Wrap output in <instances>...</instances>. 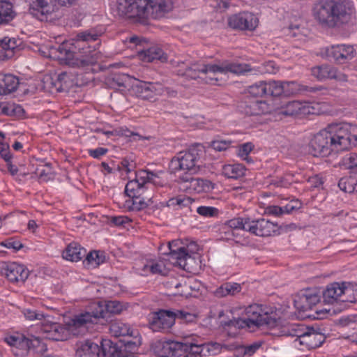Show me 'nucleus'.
<instances>
[{
  "label": "nucleus",
  "mask_w": 357,
  "mask_h": 357,
  "mask_svg": "<svg viewBox=\"0 0 357 357\" xmlns=\"http://www.w3.org/2000/svg\"><path fill=\"white\" fill-rule=\"evenodd\" d=\"M258 19L251 13L243 12L231 15L228 25L233 29L252 31L258 26Z\"/></svg>",
  "instance_id": "ddd939ff"
},
{
  "label": "nucleus",
  "mask_w": 357,
  "mask_h": 357,
  "mask_svg": "<svg viewBox=\"0 0 357 357\" xmlns=\"http://www.w3.org/2000/svg\"><path fill=\"white\" fill-rule=\"evenodd\" d=\"M342 164L349 169L357 172V153H349L342 159Z\"/></svg>",
  "instance_id": "864d4df0"
},
{
  "label": "nucleus",
  "mask_w": 357,
  "mask_h": 357,
  "mask_svg": "<svg viewBox=\"0 0 357 357\" xmlns=\"http://www.w3.org/2000/svg\"><path fill=\"white\" fill-rule=\"evenodd\" d=\"M312 75L319 80L331 79L335 76V68L328 65L315 66L311 70Z\"/></svg>",
  "instance_id": "4c0bfd02"
},
{
  "label": "nucleus",
  "mask_w": 357,
  "mask_h": 357,
  "mask_svg": "<svg viewBox=\"0 0 357 357\" xmlns=\"http://www.w3.org/2000/svg\"><path fill=\"white\" fill-rule=\"evenodd\" d=\"M197 212L204 217H215L218 214V209L213 206H199Z\"/></svg>",
  "instance_id": "052dcab7"
},
{
  "label": "nucleus",
  "mask_w": 357,
  "mask_h": 357,
  "mask_svg": "<svg viewBox=\"0 0 357 357\" xmlns=\"http://www.w3.org/2000/svg\"><path fill=\"white\" fill-rule=\"evenodd\" d=\"M5 342L11 347H15L26 350L31 344V340L23 335H10L5 337Z\"/></svg>",
  "instance_id": "79ce46f5"
},
{
  "label": "nucleus",
  "mask_w": 357,
  "mask_h": 357,
  "mask_svg": "<svg viewBox=\"0 0 357 357\" xmlns=\"http://www.w3.org/2000/svg\"><path fill=\"white\" fill-rule=\"evenodd\" d=\"M325 335L315 330L314 328H305L304 326V334L298 339L300 344H305L309 347L315 348L320 347L325 341Z\"/></svg>",
  "instance_id": "393cba45"
},
{
  "label": "nucleus",
  "mask_w": 357,
  "mask_h": 357,
  "mask_svg": "<svg viewBox=\"0 0 357 357\" xmlns=\"http://www.w3.org/2000/svg\"><path fill=\"white\" fill-rule=\"evenodd\" d=\"M225 326H234L236 328H243L245 327H250L252 325L250 323H248V321L246 319L241 318H234L233 319L229 320L227 322H225L223 324Z\"/></svg>",
  "instance_id": "13d9d810"
},
{
  "label": "nucleus",
  "mask_w": 357,
  "mask_h": 357,
  "mask_svg": "<svg viewBox=\"0 0 357 357\" xmlns=\"http://www.w3.org/2000/svg\"><path fill=\"white\" fill-rule=\"evenodd\" d=\"M112 342L104 340L98 344L90 340L77 344L76 357H109V349Z\"/></svg>",
  "instance_id": "6e6552de"
},
{
  "label": "nucleus",
  "mask_w": 357,
  "mask_h": 357,
  "mask_svg": "<svg viewBox=\"0 0 357 357\" xmlns=\"http://www.w3.org/2000/svg\"><path fill=\"white\" fill-rule=\"evenodd\" d=\"M312 15L320 26L330 29L351 23L355 17L354 8L347 0H319Z\"/></svg>",
  "instance_id": "f03ea898"
},
{
  "label": "nucleus",
  "mask_w": 357,
  "mask_h": 357,
  "mask_svg": "<svg viewBox=\"0 0 357 357\" xmlns=\"http://www.w3.org/2000/svg\"><path fill=\"white\" fill-rule=\"evenodd\" d=\"M1 273L12 282H24L27 279L29 271L24 265L13 262L5 264L1 268Z\"/></svg>",
  "instance_id": "6ab92c4d"
},
{
  "label": "nucleus",
  "mask_w": 357,
  "mask_h": 357,
  "mask_svg": "<svg viewBox=\"0 0 357 357\" xmlns=\"http://www.w3.org/2000/svg\"><path fill=\"white\" fill-rule=\"evenodd\" d=\"M155 175L149 171L140 170L135 179L129 181L125 187V195L130 199L125 202L129 211H140L153 203V193L149 183Z\"/></svg>",
  "instance_id": "39448f33"
},
{
  "label": "nucleus",
  "mask_w": 357,
  "mask_h": 357,
  "mask_svg": "<svg viewBox=\"0 0 357 357\" xmlns=\"http://www.w3.org/2000/svg\"><path fill=\"white\" fill-rule=\"evenodd\" d=\"M246 67V65L227 62L221 65L214 64V67H212V70L215 71V73L229 72L234 74H241L247 71Z\"/></svg>",
  "instance_id": "72a5a7b5"
},
{
  "label": "nucleus",
  "mask_w": 357,
  "mask_h": 357,
  "mask_svg": "<svg viewBox=\"0 0 357 357\" xmlns=\"http://www.w3.org/2000/svg\"><path fill=\"white\" fill-rule=\"evenodd\" d=\"M108 149L103 147H99L96 149H89L88 151L89 155L93 158L99 159L101 156L105 155Z\"/></svg>",
  "instance_id": "338daca9"
},
{
  "label": "nucleus",
  "mask_w": 357,
  "mask_h": 357,
  "mask_svg": "<svg viewBox=\"0 0 357 357\" xmlns=\"http://www.w3.org/2000/svg\"><path fill=\"white\" fill-rule=\"evenodd\" d=\"M133 93L139 98L150 100L164 93L162 85L158 82H139L132 86Z\"/></svg>",
  "instance_id": "dca6fc26"
},
{
  "label": "nucleus",
  "mask_w": 357,
  "mask_h": 357,
  "mask_svg": "<svg viewBox=\"0 0 357 357\" xmlns=\"http://www.w3.org/2000/svg\"><path fill=\"white\" fill-rule=\"evenodd\" d=\"M30 13L41 21L47 20V15L54 11V8L47 0H25Z\"/></svg>",
  "instance_id": "b1692460"
},
{
  "label": "nucleus",
  "mask_w": 357,
  "mask_h": 357,
  "mask_svg": "<svg viewBox=\"0 0 357 357\" xmlns=\"http://www.w3.org/2000/svg\"><path fill=\"white\" fill-rule=\"evenodd\" d=\"M86 255V250L78 243L72 242L69 243L62 252V257L70 261H79Z\"/></svg>",
  "instance_id": "cd10ccee"
},
{
  "label": "nucleus",
  "mask_w": 357,
  "mask_h": 357,
  "mask_svg": "<svg viewBox=\"0 0 357 357\" xmlns=\"http://www.w3.org/2000/svg\"><path fill=\"white\" fill-rule=\"evenodd\" d=\"M212 67H214V64L193 63L185 70L183 75L190 79L199 78L200 74H215V71L212 70Z\"/></svg>",
  "instance_id": "2f4dec72"
},
{
  "label": "nucleus",
  "mask_w": 357,
  "mask_h": 357,
  "mask_svg": "<svg viewBox=\"0 0 357 357\" xmlns=\"http://www.w3.org/2000/svg\"><path fill=\"white\" fill-rule=\"evenodd\" d=\"M280 113L284 116H294L305 113V108L298 101H291L282 107Z\"/></svg>",
  "instance_id": "a19ab883"
},
{
  "label": "nucleus",
  "mask_w": 357,
  "mask_h": 357,
  "mask_svg": "<svg viewBox=\"0 0 357 357\" xmlns=\"http://www.w3.org/2000/svg\"><path fill=\"white\" fill-rule=\"evenodd\" d=\"M174 313H175L176 319V318L184 320L187 322H192L196 318V317L194 314L188 312L184 310H174Z\"/></svg>",
  "instance_id": "0e129e2a"
},
{
  "label": "nucleus",
  "mask_w": 357,
  "mask_h": 357,
  "mask_svg": "<svg viewBox=\"0 0 357 357\" xmlns=\"http://www.w3.org/2000/svg\"><path fill=\"white\" fill-rule=\"evenodd\" d=\"M183 342L176 341L157 340L151 345V349L159 357L182 356Z\"/></svg>",
  "instance_id": "4468645a"
},
{
  "label": "nucleus",
  "mask_w": 357,
  "mask_h": 357,
  "mask_svg": "<svg viewBox=\"0 0 357 357\" xmlns=\"http://www.w3.org/2000/svg\"><path fill=\"white\" fill-rule=\"evenodd\" d=\"M344 285H345V282L329 284L323 293L324 301L328 303L340 302V298L342 297Z\"/></svg>",
  "instance_id": "c85d7f7f"
},
{
  "label": "nucleus",
  "mask_w": 357,
  "mask_h": 357,
  "mask_svg": "<svg viewBox=\"0 0 357 357\" xmlns=\"http://www.w3.org/2000/svg\"><path fill=\"white\" fill-rule=\"evenodd\" d=\"M34 174L43 181L52 180L54 176L51 165L49 163L38 166L35 169Z\"/></svg>",
  "instance_id": "de8ad7c7"
},
{
  "label": "nucleus",
  "mask_w": 357,
  "mask_h": 357,
  "mask_svg": "<svg viewBox=\"0 0 357 357\" xmlns=\"http://www.w3.org/2000/svg\"><path fill=\"white\" fill-rule=\"evenodd\" d=\"M248 323L258 327L273 326L275 324V315L264 312L261 305L253 304L245 309Z\"/></svg>",
  "instance_id": "9d476101"
},
{
  "label": "nucleus",
  "mask_w": 357,
  "mask_h": 357,
  "mask_svg": "<svg viewBox=\"0 0 357 357\" xmlns=\"http://www.w3.org/2000/svg\"><path fill=\"white\" fill-rule=\"evenodd\" d=\"M174 287L176 289L175 294H178L183 296H188L190 295V291L192 289V287L190 284V282L186 280H182L181 282H175Z\"/></svg>",
  "instance_id": "4d7b16f0"
},
{
  "label": "nucleus",
  "mask_w": 357,
  "mask_h": 357,
  "mask_svg": "<svg viewBox=\"0 0 357 357\" xmlns=\"http://www.w3.org/2000/svg\"><path fill=\"white\" fill-rule=\"evenodd\" d=\"M200 346H202L203 351L206 349L207 352L212 355L219 354L222 349H230L229 347L227 345L214 342H211L207 344H200Z\"/></svg>",
  "instance_id": "6e6d98bb"
},
{
  "label": "nucleus",
  "mask_w": 357,
  "mask_h": 357,
  "mask_svg": "<svg viewBox=\"0 0 357 357\" xmlns=\"http://www.w3.org/2000/svg\"><path fill=\"white\" fill-rule=\"evenodd\" d=\"M0 155L6 162H9L11 159V155L10 153L9 146L8 144L0 142Z\"/></svg>",
  "instance_id": "774afa93"
},
{
  "label": "nucleus",
  "mask_w": 357,
  "mask_h": 357,
  "mask_svg": "<svg viewBox=\"0 0 357 357\" xmlns=\"http://www.w3.org/2000/svg\"><path fill=\"white\" fill-rule=\"evenodd\" d=\"M319 302V296L310 290L300 293L294 299V306L300 312H306Z\"/></svg>",
  "instance_id": "4be33fe9"
},
{
  "label": "nucleus",
  "mask_w": 357,
  "mask_h": 357,
  "mask_svg": "<svg viewBox=\"0 0 357 357\" xmlns=\"http://www.w3.org/2000/svg\"><path fill=\"white\" fill-rule=\"evenodd\" d=\"M182 355L183 357H202L203 347L200 344L193 343H183Z\"/></svg>",
  "instance_id": "a18cd8bd"
},
{
  "label": "nucleus",
  "mask_w": 357,
  "mask_h": 357,
  "mask_svg": "<svg viewBox=\"0 0 357 357\" xmlns=\"http://www.w3.org/2000/svg\"><path fill=\"white\" fill-rule=\"evenodd\" d=\"M68 332L67 327L64 328L58 324L53 326V331L47 335V339L54 341L64 340L67 338Z\"/></svg>",
  "instance_id": "8fccbe9b"
},
{
  "label": "nucleus",
  "mask_w": 357,
  "mask_h": 357,
  "mask_svg": "<svg viewBox=\"0 0 357 357\" xmlns=\"http://www.w3.org/2000/svg\"><path fill=\"white\" fill-rule=\"evenodd\" d=\"M338 186L345 192H357V179L353 176L342 178L339 181Z\"/></svg>",
  "instance_id": "49530a36"
},
{
  "label": "nucleus",
  "mask_w": 357,
  "mask_h": 357,
  "mask_svg": "<svg viewBox=\"0 0 357 357\" xmlns=\"http://www.w3.org/2000/svg\"><path fill=\"white\" fill-rule=\"evenodd\" d=\"M178 182L181 184V188L184 190L191 193L195 192L201 193L208 192L214 188L213 183L208 180L194 178L193 175H184L178 177Z\"/></svg>",
  "instance_id": "f8f14e48"
},
{
  "label": "nucleus",
  "mask_w": 357,
  "mask_h": 357,
  "mask_svg": "<svg viewBox=\"0 0 357 357\" xmlns=\"http://www.w3.org/2000/svg\"><path fill=\"white\" fill-rule=\"evenodd\" d=\"M254 146L252 143L248 142L239 147L238 155L249 161L248 155L252 151Z\"/></svg>",
  "instance_id": "69168bd1"
},
{
  "label": "nucleus",
  "mask_w": 357,
  "mask_h": 357,
  "mask_svg": "<svg viewBox=\"0 0 357 357\" xmlns=\"http://www.w3.org/2000/svg\"><path fill=\"white\" fill-rule=\"evenodd\" d=\"M262 345L261 342H255L252 344L246 346H241L240 349L243 352L245 356L253 355Z\"/></svg>",
  "instance_id": "e2e57ef3"
},
{
  "label": "nucleus",
  "mask_w": 357,
  "mask_h": 357,
  "mask_svg": "<svg viewBox=\"0 0 357 357\" xmlns=\"http://www.w3.org/2000/svg\"><path fill=\"white\" fill-rule=\"evenodd\" d=\"M328 56L333 59L335 62L343 64L354 58L356 51L351 45H334L327 49Z\"/></svg>",
  "instance_id": "f3484780"
},
{
  "label": "nucleus",
  "mask_w": 357,
  "mask_h": 357,
  "mask_svg": "<svg viewBox=\"0 0 357 357\" xmlns=\"http://www.w3.org/2000/svg\"><path fill=\"white\" fill-rule=\"evenodd\" d=\"M141 59L146 62H153L159 60L165 62L167 60V54L158 47H151L139 52Z\"/></svg>",
  "instance_id": "7c9ffc66"
},
{
  "label": "nucleus",
  "mask_w": 357,
  "mask_h": 357,
  "mask_svg": "<svg viewBox=\"0 0 357 357\" xmlns=\"http://www.w3.org/2000/svg\"><path fill=\"white\" fill-rule=\"evenodd\" d=\"M104 303L105 318L109 317L111 314H119L128 307L126 303H121L116 300L104 301Z\"/></svg>",
  "instance_id": "ea45409f"
},
{
  "label": "nucleus",
  "mask_w": 357,
  "mask_h": 357,
  "mask_svg": "<svg viewBox=\"0 0 357 357\" xmlns=\"http://www.w3.org/2000/svg\"><path fill=\"white\" fill-rule=\"evenodd\" d=\"M241 112L248 116L260 115L268 112V107L265 101L245 100L239 105Z\"/></svg>",
  "instance_id": "bb28decb"
},
{
  "label": "nucleus",
  "mask_w": 357,
  "mask_h": 357,
  "mask_svg": "<svg viewBox=\"0 0 357 357\" xmlns=\"http://www.w3.org/2000/svg\"><path fill=\"white\" fill-rule=\"evenodd\" d=\"M272 330L271 334L276 336H291L296 337V341L304 334V325L289 323L285 320L277 319L275 317V324L273 326H268Z\"/></svg>",
  "instance_id": "9b49d317"
},
{
  "label": "nucleus",
  "mask_w": 357,
  "mask_h": 357,
  "mask_svg": "<svg viewBox=\"0 0 357 357\" xmlns=\"http://www.w3.org/2000/svg\"><path fill=\"white\" fill-rule=\"evenodd\" d=\"M179 240H174L168 243L169 252L165 253L169 256V260L174 266H178L187 271H190L188 261H192L191 255L188 252V248L181 246Z\"/></svg>",
  "instance_id": "1a4fd4ad"
},
{
  "label": "nucleus",
  "mask_w": 357,
  "mask_h": 357,
  "mask_svg": "<svg viewBox=\"0 0 357 357\" xmlns=\"http://www.w3.org/2000/svg\"><path fill=\"white\" fill-rule=\"evenodd\" d=\"M98 35L91 32L84 31L77 35L73 39L71 47L67 49L64 44L59 46L58 51L61 54L59 59L66 65L79 68L96 63L94 50H91L89 46H86L89 41H95Z\"/></svg>",
  "instance_id": "20e7f679"
},
{
  "label": "nucleus",
  "mask_w": 357,
  "mask_h": 357,
  "mask_svg": "<svg viewBox=\"0 0 357 357\" xmlns=\"http://www.w3.org/2000/svg\"><path fill=\"white\" fill-rule=\"evenodd\" d=\"M21 43L20 40L15 38L4 37L0 40V61L9 59L20 50Z\"/></svg>",
  "instance_id": "a878e982"
},
{
  "label": "nucleus",
  "mask_w": 357,
  "mask_h": 357,
  "mask_svg": "<svg viewBox=\"0 0 357 357\" xmlns=\"http://www.w3.org/2000/svg\"><path fill=\"white\" fill-rule=\"evenodd\" d=\"M288 82L278 81H259L246 89V91L251 96L255 98L278 97L282 95L287 96L288 92L286 88L289 86Z\"/></svg>",
  "instance_id": "0eeeda50"
},
{
  "label": "nucleus",
  "mask_w": 357,
  "mask_h": 357,
  "mask_svg": "<svg viewBox=\"0 0 357 357\" xmlns=\"http://www.w3.org/2000/svg\"><path fill=\"white\" fill-rule=\"evenodd\" d=\"M93 322L89 313L82 312L74 315L73 317L68 321L66 326L68 331L73 335H84L88 331Z\"/></svg>",
  "instance_id": "2eb2a0df"
},
{
  "label": "nucleus",
  "mask_w": 357,
  "mask_h": 357,
  "mask_svg": "<svg viewBox=\"0 0 357 357\" xmlns=\"http://www.w3.org/2000/svg\"><path fill=\"white\" fill-rule=\"evenodd\" d=\"M109 331L110 333L116 337L133 335V331L130 328V326L120 321H115L111 323L109 326Z\"/></svg>",
  "instance_id": "58836bf2"
},
{
  "label": "nucleus",
  "mask_w": 357,
  "mask_h": 357,
  "mask_svg": "<svg viewBox=\"0 0 357 357\" xmlns=\"http://www.w3.org/2000/svg\"><path fill=\"white\" fill-rule=\"evenodd\" d=\"M245 167L241 164L225 165L222 167V174L229 178L237 179L245 174Z\"/></svg>",
  "instance_id": "c9c22d12"
},
{
  "label": "nucleus",
  "mask_w": 357,
  "mask_h": 357,
  "mask_svg": "<svg viewBox=\"0 0 357 357\" xmlns=\"http://www.w3.org/2000/svg\"><path fill=\"white\" fill-rule=\"evenodd\" d=\"M13 4L7 1H0V24H8L15 17Z\"/></svg>",
  "instance_id": "f704fd0d"
},
{
  "label": "nucleus",
  "mask_w": 357,
  "mask_h": 357,
  "mask_svg": "<svg viewBox=\"0 0 357 357\" xmlns=\"http://www.w3.org/2000/svg\"><path fill=\"white\" fill-rule=\"evenodd\" d=\"M22 312L27 320L37 321V324H40L46 317H50L49 315H45L43 312L29 308L24 309Z\"/></svg>",
  "instance_id": "3c124183"
},
{
  "label": "nucleus",
  "mask_w": 357,
  "mask_h": 357,
  "mask_svg": "<svg viewBox=\"0 0 357 357\" xmlns=\"http://www.w3.org/2000/svg\"><path fill=\"white\" fill-rule=\"evenodd\" d=\"M199 146H192L186 151H181L173 157L169 164L171 174L179 176L194 175L200 170V160L202 150Z\"/></svg>",
  "instance_id": "423d86ee"
},
{
  "label": "nucleus",
  "mask_w": 357,
  "mask_h": 357,
  "mask_svg": "<svg viewBox=\"0 0 357 357\" xmlns=\"http://www.w3.org/2000/svg\"><path fill=\"white\" fill-rule=\"evenodd\" d=\"M173 8L172 0H117L116 12L128 18L159 19Z\"/></svg>",
  "instance_id": "7ed1b4c3"
},
{
  "label": "nucleus",
  "mask_w": 357,
  "mask_h": 357,
  "mask_svg": "<svg viewBox=\"0 0 357 357\" xmlns=\"http://www.w3.org/2000/svg\"><path fill=\"white\" fill-rule=\"evenodd\" d=\"M357 144V127L349 123H334L316 134L308 145L314 157L327 156L332 151L350 149Z\"/></svg>",
  "instance_id": "f257e3e1"
},
{
  "label": "nucleus",
  "mask_w": 357,
  "mask_h": 357,
  "mask_svg": "<svg viewBox=\"0 0 357 357\" xmlns=\"http://www.w3.org/2000/svg\"><path fill=\"white\" fill-rule=\"evenodd\" d=\"M241 285L236 282H225L218 287L213 294L215 297L221 298L228 296H234L241 291Z\"/></svg>",
  "instance_id": "473e14b6"
},
{
  "label": "nucleus",
  "mask_w": 357,
  "mask_h": 357,
  "mask_svg": "<svg viewBox=\"0 0 357 357\" xmlns=\"http://www.w3.org/2000/svg\"><path fill=\"white\" fill-rule=\"evenodd\" d=\"M89 313L92 321L94 323L98 319L105 318L104 301L93 302L90 304L88 310L84 312Z\"/></svg>",
  "instance_id": "e433bc0d"
},
{
  "label": "nucleus",
  "mask_w": 357,
  "mask_h": 357,
  "mask_svg": "<svg viewBox=\"0 0 357 357\" xmlns=\"http://www.w3.org/2000/svg\"><path fill=\"white\" fill-rule=\"evenodd\" d=\"M249 218H234L226 222L223 225H225V229H232L234 230H244L248 231L246 229L247 226H249Z\"/></svg>",
  "instance_id": "09e8293b"
},
{
  "label": "nucleus",
  "mask_w": 357,
  "mask_h": 357,
  "mask_svg": "<svg viewBox=\"0 0 357 357\" xmlns=\"http://www.w3.org/2000/svg\"><path fill=\"white\" fill-rule=\"evenodd\" d=\"M130 77L128 75L119 73L114 74L107 79V84L112 88L128 87Z\"/></svg>",
  "instance_id": "37998d69"
},
{
  "label": "nucleus",
  "mask_w": 357,
  "mask_h": 357,
  "mask_svg": "<svg viewBox=\"0 0 357 357\" xmlns=\"http://www.w3.org/2000/svg\"><path fill=\"white\" fill-rule=\"evenodd\" d=\"M139 342L132 341L112 343L109 349V357H136L135 351L137 349Z\"/></svg>",
  "instance_id": "412c9836"
},
{
  "label": "nucleus",
  "mask_w": 357,
  "mask_h": 357,
  "mask_svg": "<svg viewBox=\"0 0 357 357\" xmlns=\"http://www.w3.org/2000/svg\"><path fill=\"white\" fill-rule=\"evenodd\" d=\"M20 84L19 79L11 74L0 73V95L15 91Z\"/></svg>",
  "instance_id": "c756f323"
},
{
  "label": "nucleus",
  "mask_w": 357,
  "mask_h": 357,
  "mask_svg": "<svg viewBox=\"0 0 357 357\" xmlns=\"http://www.w3.org/2000/svg\"><path fill=\"white\" fill-rule=\"evenodd\" d=\"M356 301L357 286L345 282V285L343 287V294L342 297L340 298V302L355 303Z\"/></svg>",
  "instance_id": "c03bdc74"
},
{
  "label": "nucleus",
  "mask_w": 357,
  "mask_h": 357,
  "mask_svg": "<svg viewBox=\"0 0 357 357\" xmlns=\"http://www.w3.org/2000/svg\"><path fill=\"white\" fill-rule=\"evenodd\" d=\"M86 259L89 264L98 266L105 261V255L103 252L92 251L86 255Z\"/></svg>",
  "instance_id": "5fc2aeb1"
},
{
  "label": "nucleus",
  "mask_w": 357,
  "mask_h": 357,
  "mask_svg": "<svg viewBox=\"0 0 357 357\" xmlns=\"http://www.w3.org/2000/svg\"><path fill=\"white\" fill-rule=\"evenodd\" d=\"M49 318L50 317H46L45 319H43L40 323L41 332L43 333L44 337L46 339H47V335L53 331V326L58 324V323L52 322L49 320Z\"/></svg>",
  "instance_id": "bf43d9fd"
},
{
  "label": "nucleus",
  "mask_w": 357,
  "mask_h": 357,
  "mask_svg": "<svg viewBox=\"0 0 357 357\" xmlns=\"http://www.w3.org/2000/svg\"><path fill=\"white\" fill-rule=\"evenodd\" d=\"M231 141L227 140H213L210 142V147L217 151H223L227 150L231 146Z\"/></svg>",
  "instance_id": "680f3d73"
},
{
  "label": "nucleus",
  "mask_w": 357,
  "mask_h": 357,
  "mask_svg": "<svg viewBox=\"0 0 357 357\" xmlns=\"http://www.w3.org/2000/svg\"><path fill=\"white\" fill-rule=\"evenodd\" d=\"M71 73L62 72L58 75L55 79L50 76L44 78L45 87L56 91H62L68 89L73 84V79L70 77Z\"/></svg>",
  "instance_id": "5701e85b"
},
{
  "label": "nucleus",
  "mask_w": 357,
  "mask_h": 357,
  "mask_svg": "<svg viewBox=\"0 0 357 357\" xmlns=\"http://www.w3.org/2000/svg\"><path fill=\"white\" fill-rule=\"evenodd\" d=\"M1 112L9 116L21 117L24 115V110L20 105L9 103L6 106L2 107Z\"/></svg>",
  "instance_id": "603ef678"
},
{
  "label": "nucleus",
  "mask_w": 357,
  "mask_h": 357,
  "mask_svg": "<svg viewBox=\"0 0 357 357\" xmlns=\"http://www.w3.org/2000/svg\"><path fill=\"white\" fill-rule=\"evenodd\" d=\"M174 310H160L153 314L150 322L153 331H168L175 323Z\"/></svg>",
  "instance_id": "a211bd4d"
},
{
  "label": "nucleus",
  "mask_w": 357,
  "mask_h": 357,
  "mask_svg": "<svg viewBox=\"0 0 357 357\" xmlns=\"http://www.w3.org/2000/svg\"><path fill=\"white\" fill-rule=\"evenodd\" d=\"M246 229L252 234L259 236H270L277 230V225L264 218L249 221Z\"/></svg>",
  "instance_id": "aec40b11"
}]
</instances>
